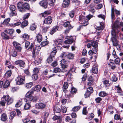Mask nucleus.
Returning a JSON list of instances; mask_svg holds the SVG:
<instances>
[{
  "instance_id": "nucleus-1",
  "label": "nucleus",
  "mask_w": 123,
  "mask_h": 123,
  "mask_svg": "<svg viewBox=\"0 0 123 123\" xmlns=\"http://www.w3.org/2000/svg\"><path fill=\"white\" fill-rule=\"evenodd\" d=\"M119 19L117 18L114 22L112 26V30L111 32L112 36L111 39L113 45L114 46H117L118 45V42L116 39L117 35L119 32L121 27L123 26V23L122 22H120Z\"/></svg>"
},
{
  "instance_id": "nucleus-2",
  "label": "nucleus",
  "mask_w": 123,
  "mask_h": 123,
  "mask_svg": "<svg viewBox=\"0 0 123 123\" xmlns=\"http://www.w3.org/2000/svg\"><path fill=\"white\" fill-rule=\"evenodd\" d=\"M13 101V98L10 97L9 95H4L0 101V105L2 106H5L6 103L7 105H9L12 103Z\"/></svg>"
},
{
  "instance_id": "nucleus-3",
  "label": "nucleus",
  "mask_w": 123,
  "mask_h": 123,
  "mask_svg": "<svg viewBox=\"0 0 123 123\" xmlns=\"http://www.w3.org/2000/svg\"><path fill=\"white\" fill-rule=\"evenodd\" d=\"M40 49L41 47L40 46H36L35 47L34 44L32 43H31L27 50L29 51H32V57L34 58H35L36 57L35 54L39 52Z\"/></svg>"
},
{
  "instance_id": "nucleus-4",
  "label": "nucleus",
  "mask_w": 123,
  "mask_h": 123,
  "mask_svg": "<svg viewBox=\"0 0 123 123\" xmlns=\"http://www.w3.org/2000/svg\"><path fill=\"white\" fill-rule=\"evenodd\" d=\"M33 92L31 91H29L26 94L25 98V101H29V102L32 101L33 102L36 101L37 100L38 97L37 96H35L34 97L32 96V94H33Z\"/></svg>"
},
{
  "instance_id": "nucleus-5",
  "label": "nucleus",
  "mask_w": 123,
  "mask_h": 123,
  "mask_svg": "<svg viewBox=\"0 0 123 123\" xmlns=\"http://www.w3.org/2000/svg\"><path fill=\"white\" fill-rule=\"evenodd\" d=\"M25 79L24 76L18 75L16 79L17 84L18 85H21L24 84Z\"/></svg>"
},
{
  "instance_id": "nucleus-6",
  "label": "nucleus",
  "mask_w": 123,
  "mask_h": 123,
  "mask_svg": "<svg viewBox=\"0 0 123 123\" xmlns=\"http://www.w3.org/2000/svg\"><path fill=\"white\" fill-rule=\"evenodd\" d=\"M11 13L10 15L11 16H13L17 15L16 8L15 6L13 5H11L10 6Z\"/></svg>"
},
{
  "instance_id": "nucleus-7",
  "label": "nucleus",
  "mask_w": 123,
  "mask_h": 123,
  "mask_svg": "<svg viewBox=\"0 0 123 123\" xmlns=\"http://www.w3.org/2000/svg\"><path fill=\"white\" fill-rule=\"evenodd\" d=\"M13 45L16 49L18 51H20L22 49L21 45L16 41H14L13 42Z\"/></svg>"
},
{
  "instance_id": "nucleus-8",
  "label": "nucleus",
  "mask_w": 123,
  "mask_h": 123,
  "mask_svg": "<svg viewBox=\"0 0 123 123\" xmlns=\"http://www.w3.org/2000/svg\"><path fill=\"white\" fill-rule=\"evenodd\" d=\"M35 106L37 108L43 110L45 108L46 105L44 103L39 102L37 103Z\"/></svg>"
},
{
  "instance_id": "nucleus-9",
  "label": "nucleus",
  "mask_w": 123,
  "mask_h": 123,
  "mask_svg": "<svg viewBox=\"0 0 123 123\" xmlns=\"http://www.w3.org/2000/svg\"><path fill=\"white\" fill-rule=\"evenodd\" d=\"M52 21V18L51 16H48L44 19L43 21V23L46 25H50Z\"/></svg>"
},
{
  "instance_id": "nucleus-10",
  "label": "nucleus",
  "mask_w": 123,
  "mask_h": 123,
  "mask_svg": "<svg viewBox=\"0 0 123 123\" xmlns=\"http://www.w3.org/2000/svg\"><path fill=\"white\" fill-rule=\"evenodd\" d=\"M15 64L17 65H19V66L23 68H24L25 66V62L21 60H18L15 62Z\"/></svg>"
},
{
  "instance_id": "nucleus-11",
  "label": "nucleus",
  "mask_w": 123,
  "mask_h": 123,
  "mask_svg": "<svg viewBox=\"0 0 123 123\" xmlns=\"http://www.w3.org/2000/svg\"><path fill=\"white\" fill-rule=\"evenodd\" d=\"M24 3L22 2H19L17 5V6L19 11L21 12H23Z\"/></svg>"
},
{
  "instance_id": "nucleus-12",
  "label": "nucleus",
  "mask_w": 123,
  "mask_h": 123,
  "mask_svg": "<svg viewBox=\"0 0 123 123\" xmlns=\"http://www.w3.org/2000/svg\"><path fill=\"white\" fill-rule=\"evenodd\" d=\"M40 5L46 8L48 6V2L46 0H43L40 1L39 3Z\"/></svg>"
},
{
  "instance_id": "nucleus-13",
  "label": "nucleus",
  "mask_w": 123,
  "mask_h": 123,
  "mask_svg": "<svg viewBox=\"0 0 123 123\" xmlns=\"http://www.w3.org/2000/svg\"><path fill=\"white\" fill-rule=\"evenodd\" d=\"M3 82L1 81L0 82V85L1 86L3 85V87L4 88H6L7 87L9 86L10 85V83L9 81L8 80H6L4 83L3 85Z\"/></svg>"
},
{
  "instance_id": "nucleus-14",
  "label": "nucleus",
  "mask_w": 123,
  "mask_h": 123,
  "mask_svg": "<svg viewBox=\"0 0 123 123\" xmlns=\"http://www.w3.org/2000/svg\"><path fill=\"white\" fill-rule=\"evenodd\" d=\"M58 28L59 27L58 26H55L53 27L50 30V34L51 35H52L56 32Z\"/></svg>"
},
{
  "instance_id": "nucleus-15",
  "label": "nucleus",
  "mask_w": 123,
  "mask_h": 123,
  "mask_svg": "<svg viewBox=\"0 0 123 123\" xmlns=\"http://www.w3.org/2000/svg\"><path fill=\"white\" fill-rule=\"evenodd\" d=\"M98 65L96 64L94 65L92 68V72L95 74H97L98 71Z\"/></svg>"
},
{
  "instance_id": "nucleus-16",
  "label": "nucleus",
  "mask_w": 123,
  "mask_h": 123,
  "mask_svg": "<svg viewBox=\"0 0 123 123\" xmlns=\"http://www.w3.org/2000/svg\"><path fill=\"white\" fill-rule=\"evenodd\" d=\"M63 26L65 27H68V28H72L73 27L69 21H67L64 22Z\"/></svg>"
},
{
  "instance_id": "nucleus-17",
  "label": "nucleus",
  "mask_w": 123,
  "mask_h": 123,
  "mask_svg": "<svg viewBox=\"0 0 123 123\" xmlns=\"http://www.w3.org/2000/svg\"><path fill=\"white\" fill-rule=\"evenodd\" d=\"M26 102V103L25 104L24 106V108L25 110L29 109L31 107V105L30 104L31 102L29 101H25Z\"/></svg>"
},
{
  "instance_id": "nucleus-18",
  "label": "nucleus",
  "mask_w": 123,
  "mask_h": 123,
  "mask_svg": "<svg viewBox=\"0 0 123 123\" xmlns=\"http://www.w3.org/2000/svg\"><path fill=\"white\" fill-rule=\"evenodd\" d=\"M70 3V0H64L62 4L63 6L64 7H68Z\"/></svg>"
},
{
  "instance_id": "nucleus-19",
  "label": "nucleus",
  "mask_w": 123,
  "mask_h": 123,
  "mask_svg": "<svg viewBox=\"0 0 123 123\" xmlns=\"http://www.w3.org/2000/svg\"><path fill=\"white\" fill-rule=\"evenodd\" d=\"M23 12L25 11L26 10H29L30 9V6L29 4L27 3H24Z\"/></svg>"
},
{
  "instance_id": "nucleus-20",
  "label": "nucleus",
  "mask_w": 123,
  "mask_h": 123,
  "mask_svg": "<svg viewBox=\"0 0 123 123\" xmlns=\"http://www.w3.org/2000/svg\"><path fill=\"white\" fill-rule=\"evenodd\" d=\"M68 86V83L67 82H64L63 85V92L65 93L67 91V89Z\"/></svg>"
},
{
  "instance_id": "nucleus-21",
  "label": "nucleus",
  "mask_w": 123,
  "mask_h": 123,
  "mask_svg": "<svg viewBox=\"0 0 123 123\" xmlns=\"http://www.w3.org/2000/svg\"><path fill=\"white\" fill-rule=\"evenodd\" d=\"M115 63L111 61L109 63L108 65L109 67H110L111 69L112 70H114L117 67V66L115 65Z\"/></svg>"
},
{
  "instance_id": "nucleus-22",
  "label": "nucleus",
  "mask_w": 123,
  "mask_h": 123,
  "mask_svg": "<svg viewBox=\"0 0 123 123\" xmlns=\"http://www.w3.org/2000/svg\"><path fill=\"white\" fill-rule=\"evenodd\" d=\"M7 119L6 114L5 113L2 114L1 116V120L3 121H6Z\"/></svg>"
},
{
  "instance_id": "nucleus-23",
  "label": "nucleus",
  "mask_w": 123,
  "mask_h": 123,
  "mask_svg": "<svg viewBox=\"0 0 123 123\" xmlns=\"http://www.w3.org/2000/svg\"><path fill=\"white\" fill-rule=\"evenodd\" d=\"M9 119L12 120L16 115V112L15 111H12L10 113Z\"/></svg>"
},
{
  "instance_id": "nucleus-24",
  "label": "nucleus",
  "mask_w": 123,
  "mask_h": 123,
  "mask_svg": "<svg viewBox=\"0 0 123 123\" xmlns=\"http://www.w3.org/2000/svg\"><path fill=\"white\" fill-rule=\"evenodd\" d=\"M36 38L37 42H41L43 38L41 34L38 33L36 36Z\"/></svg>"
},
{
  "instance_id": "nucleus-25",
  "label": "nucleus",
  "mask_w": 123,
  "mask_h": 123,
  "mask_svg": "<svg viewBox=\"0 0 123 123\" xmlns=\"http://www.w3.org/2000/svg\"><path fill=\"white\" fill-rule=\"evenodd\" d=\"M108 94L104 91H101L99 92L98 95L101 97H104L107 96Z\"/></svg>"
},
{
  "instance_id": "nucleus-26",
  "label": "nucleus",
  "mask_w": 123,
  "mask_h": 123,
  "mask_svg": "<svg viewBox=\"0 0 123 123\" xmlns=\"http://www.w3.org/2000/svg\"><path fill=\"white\" fill-rule=\"evenodd\" d=\"M80 1L77 0H74L72 1V4L73 6H76L79 5Z\"/></svg>"
},
{
  "instance_id": "nucleus-27",
  "label": "nucleus",
  "mask_w": 123,
  "mask_h": 123,
  "mask_svg": "<svg viewBox=\"0 0 123 123\" xmlns=\"http://www.w3.org/2000/svg\"><path fill=\"white\" fill-rule=\"evenodd\" d=\"M12 73L11 70H9L4 75L5 77L8 78L10 77Z\"/></svg>"
},
{
  "instance_id": "nucleus-28",
  "label": "nucleus",
  "mask_w": 123,
  "mask_h": 123,
  "mask_svg": "<svg viewBox=\"0 0 123 123\" xmlns=\"http://www.w3.org/2000/svg\"><path fill=\"white\" fill-rule=\"evenodd\" d=\"M14 30L13 29H10L8 30H5L4 32L5 33H8L11 35L14 33Z\"/></svg>"
},
{
  "instance_id": "nucleus-29",
  "label": "nucleus",
  "mask_w": 123,
  "mask_h": 123,
  "mask_svg": "<svg viewBox=\"0 0 123 123\" xmlns=\"http://www.w3.org/2000/svg\"><path fill=\"white\" fill-rule=\"evenodd\" d=\"M54 111L55 112L59 113L60 112L61 110L60 108L57 106H55L54 107Z\"/></svg>"
},
{
  "instance_id": "nucleus-30",
  "label": "nucleus",
  "mask_w": 123,
  "mask_h": 123,
  "mask_svg": "<svg viewBox=\"0 0 123 123\" xmlns=\"http://www.w3.org/2000/svg\"><path fill=\"white\" fill-rule=\"evenodd\" d=\"M1 36L3 39H9V37L5 33L2 32L1 34Z\"/></svg>"
},
{
  "instance_id": "nucleus-31",
  "label": "nucleus",
  "mask_w": 123,
  "mask_h": 123,
  "mask_svg": "<svg viewBox=\"0 0 123 123\" xmlns=\"http://www.w3.org/2000/svg\"><path fill=\"white\" fill-rule=\"evenodd\" d=\"M56 52L57 51L56 50V48H54L53 50L51 52L50 56L54 57L55 56Z\"/></svg>"
},
{
  "instance_id": "nucleus-32",
  "label": "nucleus",
  "mask_w": 123,
  "mask_h": 123,
  "mask_svg": "<svg viewBox=\"0 0 123 123\" xmlns=\"http://www.w3.org/2000/svg\"><path fill=\"white\" fill-rule=\"evenodd\" d=\"M41 86L40 85H37L36 86L33 88V90L34 91H36L37 92L39 91L41 89Z\"/></svg>"
},
{
  "instance_id": "nucleus-33",
  "label": "nucleus",
  "mask_w": 123,
  "mask_h": 123,
  "mask_svg": "<svg viewBox=\"0 0 123 123\" xmlns=\"http://www.w3.org/2000/svg\"><path fill=\"white\" fill-rule=\"evenodd\" d=\"M28 22L27 21L25 20L21 23V27L22 28H24L25 27L27 26L28 24Z\"/></svg>"
},
{
  "instance_id": "nucleus-34",
  "label": "nucleus",
  "mask_w": 123,
  "mask_h": 123,
  "mask_svg": "<svg viewBox=\"0 0 123 123\" xmlns=\"http://www.w3.org/2000/svg\"><path fill=\"white\" fill-rule=\"evenodd\" d=\"M37 28V25L34 24H32L31 25L30 29L31 30L33 31L35 30Z\"/></svg>"
},
{
  "instance_id": "nucleus-35",
  "label": "nucleus",
  "mask_w": 123,
  "mask_h": 123,
  "mask_svg": "<svg viewBox=\"0 0 123 123\" xmlns=\"http://www.w3.org/2000/svg\"><path fill=\"white\" fill-rule=\"evenodd\" d=\"M48 73V70L47 69H45L43 70L42 73L43 76V77H47Z\"/></svg>"
},
{
  "instance_id": "nucleus-36",
  "label": "nucleus",
  "mask_w": 123,
  "mask_h": 123,
  "mask_svg": "<svg viewBox=\"0 0 123 123\" xmlns=\"http://www.w3.org/2000/svg\"><path fill=\"white\" fill-rule=\"evenodd\" d=\"M64 60L63 59L61 60V63H60V64H61L62 67V68L64 69L66 68L67 67V65L64 64V62H65ZM61 61H60V62Z\"/></svg>"
},
{
  "instance_id": "nucleus-37",
  "label": "nucleus",
  "mask_w": 123,
  "mask_h": 123,
  "mask_svg": "<svg viewBox=\"0 0 123 123\" xmlns=\"http://www.w3.org/2000/svg\"><path fill=\"white\" fill-rule=\"evenodd\" d=\"M77 20L79 21H82L86 19L85 17L83 16L82 14V15H79L78 17L77 18Z\"/></svg>"
},
{
  "instance_id": "nucleus-38",
  "label": "nucleus",
  "mask_w": 123,
  "mask_h": 123,
  "mask_svg": "<svg viewBox=\"0 0 123 123\" xmlns=\"http://www.w3.org/2000/svg\"><path fill=\"white\" fill-rule=\"evenodd\" d=\"M112 9L113 12L114 13L115 12L117 16L119 15H120V11H118L116 9H114L113 7H112L111 9Z\"/></svg>"
},
{
  "instance_id": "nucleus-39",
  "label": "nucleus",
  "mask_w": 123,
  "mask_h": 123,
  "mask_svg": "<svg viewBox=\"0 0 123 123\" xmlns=\"http://www.w3.org/2000/svg\"><path fill=\"white\" fill-rule=\"evenodd\" d=\"M115 87L116 90V92L117 93H121L122 92V90L119 85H118L117 86H116Z\"/></svg>"
},
{
  "instance_id": "nucleus-40",
  "label": "nucleus",
  "mask_w": 123,
  "mask_h": 123,
  "mask_svg": "<svg viewBox=\"0 0 123 123\" xmlns=\"http://www.w3.org/2000/svg\"><path fill=\"white\" fill-rule=\"evenodd\" d=\"M49 115V113L46 112L44 115V120L43 121V123H46V118Z\"/></svg>"
},
{
  "instance_id": "nucleus-41",
  "label": "nucleus",
  "mask_w": 123,
  "mask_h": 123,
  "mask_svg": "<svg viewBox=\"0 0 123 123\" xmlns=\"http://www.w3.org/2000/svg\"><path fill=\"white\" fill-rule=\"evenodd\" d=\"M112 9H111V21L112 22H113L114 21L115 19V15L114 13L113 12Z\"/></svg>"
},
{
  "instance_id": "nucleus-42",
  "label": "nucleus",
  "mask_w": 123,
  "mask_h": 123,
  "mask_svg": "<svg viewBox=\"0 0 123 123\" xmlns=\"http://www.w3.org/2000/svg\"><path fill=\"white\" fill-rule=\"evenodd\" d=\"M22 37L24 39V40H28L29 38V37L27 34H24L22 35Z\"/></svg>"
},
{
  "instance_id": "nucleus-43",
  "label": "nucleus",
  "mask_w": 123,
  "mask_h": 123,
  "mask_svg": "<svg viewBox=\"0 0 123 123\" xmlns=\"http://www.w3.org/2000/svg\"><path fill=\"white\" fill-rule=\"evenodd\" d=\"M74 41V39H68L66 40L64 42V43H65L71 44Z\"/></svg>"
},
{
  "instance_id": "nucleus-44",
  "label": "nucleus",
  "mask_w": 123,
  "mask_h": 123,
  "mask_svg": "<svg viewBox=\"0 0 123 123\" xmlns=\"http://www.w3.org/2000/svg\"><path fill=\"white\" fill-rule=\"evenodd\" d=\"M82 25L84 26H85L89 24V22L86 19L82 21Z\"/></svg>"
},
{
  "instance_id": "nucleus-45",
  "label": "nucleus",
  "mask_w": 123,
  "mask_h": 123,
  "mask_svg": "<svg viewBox=\"0 0 123 123\" xmlns=\"http://www.w3.org/2000/svg\"><path fill=\"white\" fill-rule=\"evenodd\" d=\"M22 100H20L18 101L15 105V107H20L22 104Z\"/></svg>"
},
{
  "instance_id": "nucleus-46",
  "label": "nucleus",
  "mask_w": 123,
  "mask_h": 123,
  "mask_svg": "<svg viewBox=\"0 0 123 123\" xmlns=\"http://www.w3.org/2000/svg\"><path fill=\"white\" fill-rule=\"evenodd\" d=\"M114 119L116 120H120L121 121L122 119L121 118L120 115L117 114H116L114 116Z\"/></svg>"
},
{
  "instance_id": "nucleus-47",
  "label": "nucleus",
  "mask_w": 123,
  "mask_h": 123,
  "mask_svg": "<svg viewBox=\"0 0 123 123\" xmlns=\"http://www.w3.org/2000/svg\"><path fill=\"white\" fill-rule=\"evenodd\" d=\"M74 56V54L72 53H70L67 55V58L69 59H72L73 58Z\"/></svg>"
},
{
  "instance_id": "nucleus-48",
  "label": "nucleus",
  "mask_w": 123,
  "mask_h": 123,
  "mask_svg": "<svg viewBox=\"0 0 123 123\" xmlns=\"http://www.w3.org/2000/svg\"><path fill=\"white\" fill-rule=\"evenodd\" d=\"M12 56L14 57H16L17 55V53L16 51L12 50L11 52Z\"/></svg>"
},
{
  "instance_id": "nucleus-49",
  "label": "nucleus",
  "mask_w": 123,
  "mask_h": 123,
  "mask_svg": "<svg viewBox=\"0 0 123 123\" xmlns=\"http://www.w3.org/2000/svg\"><path fill=\"white\" fill-rule=\"evenodd\" d=\"M51 13V12L50 11H45L42 14V16L43 17H45V15H48L50 14Z\"/></svg>"
},
{
  "instance_id": "nucleus-50",
  "label": "nucleus",
  "mask_w": 123,
  "mask_h": 123,
  "mask_svg": "<svg viewBox=\"0 0 123 123\" xmlns=\"http://www.w3.org/2000/svg\"><path fill=\"white\" fill-rule=\"evenodd\" d=\"M33 83L32 82L26 84L25 85V87L27 88H30L33 85Z\"/></svg>"
},
{
  "instance_id": "nucleus-51",
  "label": "nucleus",
  "mask_w": 123,
  "mask_h": 123,
  "mask_svg": "<svg viewBox=\"0 0 123 123\" xmlns=\"http://www.w3.org/2000/svg\"><path fill=\"white\" fill-rule=\"evenodd\" d=\"M53 57L49 56L47 58V62L48 63H51L53 61Z\"/></svg>"
},
{
  "instance_id": "nucleus-52",
  "label": "nucleus",
  "mask_w": 123,
  "mask_h": 123,
  "mask_svg": "<svg viewBox=\"0 0 123 123\" xmlns=\"http://www.w3.org/2000/svg\"><path fill=\"white\" fill-rule=\"evenodd\" d=\"M53 71L55 73H56L62 72L61 70L59 68H54Z\"/></svg>"
},
{
  "instance_id": "nucleus-53",
  "label": "nucleus",
  "mask_w": 123,
  "mask_h": 123,
  "mask_svg": "<svg viewBox=\"0 0 123 123\" xmlns=\"http://www.w3.org/2000/svg\"><path fill=\"white\" fill-rule=\"evenodd\" d=\"M50 26H49L43 27L42 30V32L43 33L46 32L48 29L50 28Z\"/></svg>"
},
{
  "instance_id": "nucleus-54",
  "label": "nucleus",
  "mask_w": 123,
  "mask_h": 123,
  "mask_svg": "<svg viewBox=\"0 0 123 123\" xmlns=\"http://www.w3.org/2000/svg\"><path fill=\"white\" fill-rule=\"evenodd\" d=\"M38 77V75L37 74L34 73L32 76V78L33 80H36L37 79Z\"/></svg>"
},
{
  "instance_id": "nucleus-55",
  "label": "nucleus",
  "mask_w": 123,
  "mask_h": 123,
  "mask_svg": "<svg viewBox=\"0 0 123 123\" xmlns=\"http://www.w3.org/2000/svg\"><path fill=\"white\" fill-rule=\"evenodd\" d=\"M31 44L30 42L26 41L25 42V48L28 49L30 47Z\"/></svg>"
},
{
  "instance_id": "nucleus-56",
  "label": "nucleus",
  "mask_w": 123,
  "mask_h": 123,
  "mask_svg": "<svg viewBox=\"0 0 123 123\" xmlns=\"http://www.w3.org/2000/svg\"><path fill=\"white\" fill-rule=\"evenodd\" d=\"M62 42V40L61 39H57L55 42V43L56 45L61 44Z\"/></svg>"
},
{
  "instance_id": "nucleus-57",
  "label": "nucleus",
  "mask_w": 123,
  "mask_h": 123,
  "mask_svg": "<svg viewBox=\"0 0 123 123\" xmlns=\"http://www.w3.org/2000/svg\"><path fill=\"white\" fill-rule=\"evenodd\" d=\"M48 43H49L47 41H43L40 44V45L42 47L44 46L47 45Z\"/></svg>"
},
{
  "instance_id": "nucleus-58",
  "label": "nucleus",
  "mask_w": 123,
  "mask_h": 123,
  "mask_svg": "<svg viewBox=\"0 0 123 123\" xmlns=\"http://www.w3.org/2000/svg\"><path fill=\"white\" fill-rule=\"evenodd\" d=\"M61 108L62 111L64 113H65L67 111V108L65 106H61Z\"/></svg>"
},
{
  "instance_id": "nucleus-59",
  "label": "nucleus",
  "mask_w": 123,
  "mask_h": 123,
  "mask_svg": "<svg viewBox=\"0 0 123 123\" xmlns=\"http://www.w3.org/2000/svg\"><path fill=\"white\" fill-rule=\"evenodd\" d=\"M80 106H78L74 107L72 109L73 111L74 112L77 111H78L80 109Z\"/></svg>"
},
{
  "instance_id": "nucleus-60",
  "label": "nucleus",
  "mask_w": 123,
  "mask_h": 123,
  "mask_svg": "<svg viewBox=\"0 0 123 123\" xmlns=\"http://www.w3.org/2000/svg\"><path fill=\"white\" fill-rule=\"evenodd\" d=\"M10 19L9 18L5 19L3 22V24L6 25L9 22Z\"/></svg>"
},
{
  "instance_id": "nucleus-61",
  "label": "nucleus",
  "mask_w": 123,
  "mask_h": 123,
  "mask_svg": "<svg viewBox=\"0 0 123 123\" xmlns=\"http://www.w3.org/2000/svg\"><path fill=\"white\" fill-rule=\"evenodd\" d=\"M77 91V90L74 87H72L71 90V92L72 94L75 93Z\"/></svg>"
},
{
  "instance_id": "nucleus-62",
  "label": "nucleus",
  "mask_w": 123,
  "mask_h": 123,
  "mask_svg": "<svg viewBox=\"0 0 123 123\" xmlns=\"http://www.w3.org/2000/svg\"><path fill=\"white\" fill-rule=\"evenodd\" d=\"M30 15V14L29 13H27L25 14L23 18V19L25 20L26 19L28 18Z\"/></svg>"
},
{
  "instance_id": "nucleus-63",
  "label": "nucleus",
  "mask_w": 123,
  "mask_h": 123,
  "mask_svg": "<svg viewBox=\"0 0 123 123\" xmlns=\"http://www.w3.org/2000/svg\"><path fill=\"white\" fill-rule=\"evenodd\" d=\"M102 100V99L99 97H97L95 99V101L96 103H99Z\"/></svg>"
},
{
  "instance_id": "nucleus-64",
  "label": "nucleus",
  "mask_w": 123,
  "mask_h": 123,
  "mask_svg": "<svg viewBox=\"0 0 123 123\" xmlns=\"http://www.w3.org/2000/svg\"><path fill=\"white\" fill-rule=\"evenodd\" d=\"M39 69L37 68H34L33 69V72H34V73L37 74L38 73L39 71Z\"/></svg>"
}]
</instances>
